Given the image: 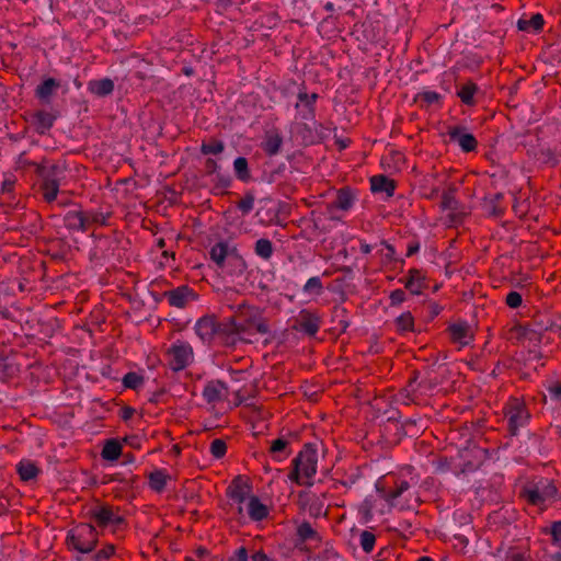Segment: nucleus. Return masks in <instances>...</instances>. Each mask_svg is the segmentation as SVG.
Masks as SVG:
<instances>
[{
    "mask_svg": "<svg viewBox=\"0 0 561 561\" xmlns=\"http://www.w3.org/2000/svg\"><path fill=\"white\" fill-rule=\"evenodd\" d=\"M522 496H524L530 504L541 505L546 503V501L556 500L558 496V490L551 480L540 479L524 486L522 490Z\"/></svg>",
    "mask_w": 561,
    "mask_h": 561,
    "instance_id": "obj_1",
    "label": "nucleus"
},
{
    "mask_svg": "<svg viewBox=\"0 0 561 561\" xmlns=\"http://www.w3.org/2000/svg\"><path fill=\"white\" fill-rule=\"evenodd\" d=\"M505 415L508 420L510 434L513 436L518 435V431L527 425L530 419L529 412L524 404L518 401H514L506 408Z\"/></svg>",
    "mask_w": 561,
    "mask_h": 561,
    "instance_id": "obj_2",
    "label": "nucleus"
},
{
    "mask_svg": "<svg viewBox=\"0 0 561 561\" xmlns=\"http://www.w3.org/2000/svg\"><path fill=\"white\" fill-rule=\"evenodd\" d=\"M394 491H388V507L404 510L409 505L410 484L403 477L393 476Z\"/></svg>",
    "mask_w": 561,
    "mask_h": 561,
    "instance_id": "obj_3",
    "label": "nucleus"
},
{
    "mask_svg": "<svg viewBox=\"0 0 561 561\" xmlns=\"http://www.w3.org/2000/svg\"><path fill=\"white\" fill-rule=\"evenodd\" d=\"M318 457L312 444H306L304 450L294 459L293 465L301 468L302 476L310 479L317 472Z\"/></svg>",
    "mask_w": 561,
    "mask_h": 561,
    "instance_id": "obj_4",
    "label": "nucleus"
},
{
    "mask_svg": "<svg viewBox=\"0 0 561 561\" xmlns=\"http://www.w3.org/2000/svg\"><path fill=\"white\" fill-rule=\"evenodd\" d=\"M447 135L449 141L458 145L465 152L473 151L477 148L476 138L472 134L468 133L467 127H463V125H454L453 127H449Z\"/></svg>",
    "mask_w": 561,
    "mask_h": 561,
    "instance_id": "obj_5",
    "label": "nucleus"
},
{
    "mask_svg": "<svg viewBox=\"0 0 561 561\" xmlns=\"http://www.w3.org/2000/svg\"><path fill=\"white\" fill-rule=\"evenodd\" d=\"M422 284L423 283L409 282L405 283V288L394 289V291H392L389 297L390 306L396 307L398 305L404 304V301H410L413 299L414 295L421 293Z\"/></svg>",
    "mask_w": 561,
    "mask_h": 561,
    "instance_id": "obj_6",
    "label": "nucleus"
},
{
    "mask_svg": "<svg viewBox=\"0 0 561 561\" xmlns=\"http://www.w3.org/2000/svg\"><path fill=\"white\" fill-rule=\"evenodd\" d=\"M449 334L456 343L467 345L472 339V328L467 321L454 322L449 325Z\"/></svg>",
    "mask_w": 561,
    "mask_h": 561,
    "instance_id": "obj_7",
    "label": "nucleus"
},
{
    "mask_svg": "<svg viewBox=\"0 0 561 561\" xmlns=\"http://www.w3.org/2000/svg\"><path fill=\"white\" fill-rule=\"evenodd\" d=\"M64 222L70 230L87 231L90 228V218L83 211H68L65 215Z\"/></svg>",
    "mask_w": 561,
    "mask_h": 561,
    "instance_id": "obj_8",
    "label": "nucleus"
},
{
    "mask_svg": "<svg viewBox=\"0 0 561 561\" xmlns=\"http://www.w3.org/2000/svg\"><path fill=\"white\" fill-rule=\"evenodd\" d=\"M170 305L182 308L190 301L194 300L196 295L187 286H180L174 290L167 293Z\"/></svg>",
    "mask_w": 561,
    "mask_h": 561,
    "instance_id": "obj_9",
    "label": "nucleus"
},
{
    "mask_svg": "<svg viewBox=\"0 0 561 561\" xmlns=\"http://www.w3.org/2000/svg\"><path fill=\"white\" fill-rule=\"evenodd\" d=\"M394 190H396V180L388 179V207H389V214L391 210L394 213H399V216H402L404 210L408 209L410 203L407 201V198L399 196L394 197Z\"/></svg>",
    "mask_w": 561,
    "mask_h": 561,
    "instance_id": "obj_10",
    "label": "nucleus"
},
{
    "mask_svg": "<svg viewBox=\"0 0 561 561\" xmlns=\"http://www.w3.org/2000/svg\"><path fill=\"white\" fill-rule=\"evenodd\" d=\"M60 88V82L54 78L45 79L35 90V96L45 104L50 103L51 96Z\"/></svg>",
    "mask_w": 561,
    "mask_h": 561,
    "instance_id": "obj_11",
    "label": "nucleus"
},
{
    "mask_svg": "<svg viewBox=\"0 0 561 561\" xmlns=\"http://www.w3.org/2000/svg\"><path fill=\"white\" fill-rule=\"evenodd\" d=\"M400 415V412L396 410V408L389 407L388 408V431L392 432L394 439L390 440L393 443H400L402 438L407 435V431L404 428V425L399 423L398 417Z\"/></svg>",
    "mask_w": 561,
    "mask_h": 561,
    "instance_id": "obj_12",
    "label": "nucleus"
},
{
    "mask_svg": "<svg viewBox=\"0 0 561 561\" xmlns=\"http://www.w3.org/2000/svg\"><path fill=\"white\" fill-rule=\"evenodd\" d=\"M318 318L308 312H301L295 320L293 329L306 332L308 335H314L319 328Z\"/></svg>",
    "mask_w": 561,
    "mask_h": 561,
    "instance_id": "obj_13",
    "label": "nucleus"
},
{
    "mask_svg": "<svg viewBox=\"0 0 561 561\" xmlns=\"http://www.w3.org/2000/svg\"><path fill=\"white\" fill-rule=\"evenodd\" d=\"M56 118V115L46 111H36L32 114V123L35 126L36 131L41 135H44L53 127Z\"/></svg>",
    "mask_w": 561,
    "mask_h": 561,
    "instance_id": "obj_14",
    "label": "nucleus"
},
{
    "mask_svg": "<svg viewBox=\"0 0 561 561\" xmlns=\"http://www.w3.org/2000/svg\"><path fill=\"white\" fill-rule=\"evenodd\" d=\"M39 190L43 194L44 201L51 203L58 195L59 180L56 178V175H51L49 178L45 176V179L39 184Z\"/></svg>",
    "mask_w": 561,
    "mask_h": 561,
    "instance_id": "obj_15",
    "label": "nucleus"
},
{
    "mask_svg": "<svg viewBox=\"0 0 561 561\" xmlns=\"http://www.w3.org/2000/svg\"><path fill=\"white\" fill-rule=\"evenodd\" d=\"M236 251L234 248H230L228 242L219 241L215 243L209 250V256L217 265L222 266L226 257Z\"/></svg>",
    "mask_w": 561,
    "mask_h": 561,
    "instance_id": "obj_16",
    "label": "nucleus"
},
{
    "mask_svg": "<svg viewBox=\"0 0 561 561\" xmlns=\"http://www.w3.org/2000/svg\"><path fill=\"white\" fill-rule=\"evenodd\" d=\"M219 330L211 317H204L196 323V333L202 340H210Z\"/></svg>",
    "mask_w": 561,
    "mask_h": 561,
    "instance_id": "obj_17",
    "label": "nucleus"
},
{
    "mask_svg": "<svg viewBox=\"0 0 561 561\" xmlns=\"http://www.w3.org/2000/svg\"><path fill=\"white\" fill-rule=\"evenodd\" d=\"M440 205L444 209L449 210L451 214V220L457 222L460 220V215L457 213L459 209V203L455 197V190L449 188L443 193Z\"/></svg>",
    "mask_w": 561,
    "mask_h": 561,
    "instance_id": "obj_18",
    "label": "nucleus"
},
{
    "mask_svg": "<svg viewBox=\"0 0 561 561\" xmlns=\"http://www.w3.org/2000/svg\"><path fill=\"white\" fill-rule=\"evenodd\" d=\"M171 353L174 358V370L183 369L193 354L192 347L188 345H175L172 347Z\"/></svg>",
    "mask_w": 561,
    "mask_h": 561,
    "instance_id": "obj_19",
    "label": "nucleus"
},
{
    "mask_svg": "<svg viewBox=\"0 0 561 561\" xmlns=\"http://www.w3.org/2000/svg\"><path fill=\"white\" fill-rule=\"evenodd\" d=\"M282 144L283 138L277 131H268L262 142V149L267 156L272 157L280 151Z\"/></svg>",
    "mask_w": 561,
    "mask_h": 561,
    "instance_id": "obj_20",
    "label": "nucleus"
},
{
    "mask_svg": "<svg viewBox=\"0 0 561 561\" xmlns=\"http://www.w3.org/2000/svg\"><path fill=\"white\" fill-rule=\"evenodd\" d=\"M88 89L96 96H106L114 91V82L108 78L92 80L88 84Z\"/></svg>",
    "mask_w": 561,
    "mask_h": 561,
    "instance_id": "obj_21",
    "label": "nucleus"
},
{
    "mask_svg": "<svg viewBox=\"0 0 561 561\" xmlns=\"http://www.w3.org/2000/svg\"><path fill=\"white\" fill-rule=\"evenodd\" d=\"M250 492V485L247 481H243V479L238 476L234 478L232 485L230 486L228 494L237 500L238 502L242 503L248 494Z\"/></svg>",
    "mask_w": 561,
    "mask_h": 561,
    "instance_id": "obj_22",
    "label": "nucleus"
},
{
    "mask_svg": "<svg viewBox=\"0 0 561 561\" xmlns=\"http://www.w3.org/2000/svg\"><path fill=\"white\" fill-rule=\"evenodd\" d=\"M354 203V195L350 187H343L337 191L336 197L334 202L332 203V207L341 209V210H348Z\"/></svg>",
    "mask_w": 561,
    "mask_h": 561,
    "instance_id": "obj_23",
    "label": "nucleus"
},
{
    "mask_svg": "<svg viewBox=\"0 0 561 561\" xmlns=\"http://www.w3.org/2000/svg\"><path fill=\"white\" fill-rule=\"evenodd\" d=\"M477 91V84L469 81L458 85L457 95H459L466 105H472V103H474V95Z\"/></svg>",
    "mask_w": 561,
    "mask_h": 561,
    "instance_id": "obj_24",
    "label": "nucleus"
},
{
    "mask_svg": "<svg viewBox=\"0 0 561 561\" xmlns=\"http://www.w3.org/2000/svg\"><path fill=\"white\" fill-rule=\"evenodd\" d=\"M545 25L543 16L539 13L531 15L529 20L520 19L517 21V27L523 32H529V30H541Z\"/></svg>",
    "mask_w": 561,
    "mask_h": 561,
    "instance_id": "obj_25",
    "label": "nucleus"
},
{
    "mask_svg": "<svg viewBox=\"0 0 561 561\" xmlns=\"http://www.w3.org/2000/svg\"><path fill=\"white\" fill-rule=\"evenodd\" d=\"M267 514L266 506L263 505L256 496H251L249 501V515L254 520L263 519Z\"/></svg>",
    "mask_w": 561,
    "mask_h": 561,
    "instance_id": "obj_26",
    "label": "nucleus"
},
{
    "mask_svg": "<svg viewBox=\"0 0 561 561\" xmlns=\"http://www.w3.org/2000/svg\"><path fill=\"white\" fill-rule=\"evenodd\" d=\"M234 173L238 180L249 182L251 174L249 170L248 160L244 157H239L233 162Z\"/></svg>",
    "mask_w": 561,
    "mask_h": 561,
    "instance_id": "obj_27",
    "label": "nucleus"
},
{
    "mask_svg": "<svg viewBox=\"0 0 561 561\" xmlns=\"http://www.w3.org/2000/svg\"><path fill=\"white\" fill-rule=\"evenodd\" d=\"M413 317L410 310L394 316V325L399 332H408V330H413Z\"/></svg>",
    "mask_w": 561,
    "mask_h": 561,
    "instance_id": "obj_28",
    "label": "nucleus"
},
{
    "mask_svg": "<svg viewBox=\"0 0 561 561\" xmlns=\"http://www.w3.org/2000/svg\"><path fill=\"white\" fill-rule=\"evenodd\" d=\"M221 389H226L221 381L209 382L205 387L203 396L209 403L215 402L220 399Z\"/></svg>",
    "mask_w": 561,
    "mask_h": 561,
    "instance_id": "obj_29",
    "label": "nucleus"
},
{
    "mask_svg": "<svg viewBox=\"0 0 561 561\" xmlns=\"http://www.w3.org/2000/svg\"><path fill=\"white\" fill-rule=\"evenodd\" d=\"M255 253L262 259L268 260L273 254V244L268 239H259L255 242Z\"/></svg>",
    "mask_w": 561,
    "mask_h": 561,
    "instance_id": "obj_30",
    "label": "nucleus"
},
{
    "mask_svg": "<svg viewBox=\"0 0 561 561\" xmlns=\"http://www.w3.org/2000/svg\"><path fill=\"white\" fill-rule=\"evenodd\" d=\"M121 454V445L116 440H107L102 450V457L106 460H115Z\"/></svg>",
    "mask_w": 561,
    "mask_h": 561,
    "instance_id": "obj_31",
    "label": "nucleus"
},
{
    "mask_svg": "<svg viewBox=\"0 0 561 561\" xmlns=\"http://www.w3.org/2000/svg\"><path fill=\"white\" fill-rule=\"evenodd\" d=\"M18 471L22 480L27 481L36 477L37 468L33 462L21 461L18 466Z\"/></svg>",
    "mask_w": 561,
    "mask_h": 561,
    "instance_id": "obj_32",
    "label": "nucleus"
},
{
    "mask_svg": "<svg viewBox=\"0 0 561 561\" xmlns=\"http://www.w3.org/2000/svg\"><path fill=\"white\" fill-rule=\"evenodd\" d=\"M224 149V142L218 139H210L208 142H203L201 146V152L203 154H219Z\"/></svg>",
    "mask_w": 561,
    "mask_h": 561,
    "instance_id": "obj_33",
    "label": "nucleus"
},
{
    "mask_svg": "<svg viewBox=\"0 0 561 561\" xmlns=\"http://www.w3.org/2000/svg\"><path fill=\"white\" fill-rule=\"evenodd\" d=\"M67 543L72 546L79 552L89 553V552H91L95 548L96 539L94 538L93 540H91V542L89 545L82 546V545L79 543L76 535L70 533L68 535V537H67Z\"/></svg>",
    "mask_w": 561,
    "mask_h": 561,
    "instance_id": "obj_34",
    "label": "nucleus"
},
{
    "mask_svg": "<svg viewBox=\"0 0 561 561\" xmlns=\"http://www.w3.org/2000/svg\"><path fill=\"white\" fill-rule=\"evenodd\" d=\"M150 485L156 491H161L167 482L168 476L162 471H153L149 476Z\"/></svg>",
    "mask_w": 561,
    "mask_h": 561,
    "instance_id": "obj_35",
    "label": "nucleus"
},
{
    "mask_svg": "<svg viewBox=\"0 0 561 561\" xmlns=\"http://www.w3.org/2000/svg\"><path fill=\"white\" fill-rule=\"evenodd\" d=\"M417 100L425 105H435V103L440 101V95L439 93L434 92V90H425L417 95Z\"/></svg>",
    "mask_w": 561,
    "mask_h": 561,
    "instance_id": "obj_36",
    "label": "nucleus"
},
{
    "mask_svg": "<svg viewBox=\"0 0 561 561\" xmlns=\"http://www.w3.org/2000/svg\"><path fill=\"white\" fill-rule=\"evenodd\" d=\"M254 195L252 193H247L237 204V207L242 211V214H249L254 206Z\"/></svg>",
    "mask_w": 561,
    "mask_h": 561,
    "instance_id": "obj_37",
    "label": "nucleus"
},
{
    "mask_svg": "<svg viewBox=\"0 0 561 561\" xmlns=\"http://www.w3.org/2000/svg\"><path fill=\"white\" fill-rule=\"evenodd\" d=\"M35 167V173L42 179V181L45 179V176L49 178L51 175H56L58 171V165L53 164L50 168H46L45 165L41 163H33Z\"/></svg>",
    "mask_w": 561,
    "mask_h": 561,
    "instance_id": "obj_38",
    "label": "nucleus"
},
{
    "mask_svg": "<svg viewBox=\"0 0 561 561\" xmlns=\"http://www.w3.org/2000/svg\"><path fill=\"white\" fill-rule=\"evenodd\" d=\"M370 190L373 193L386 191V174H378L370 178Z\"/></svg>",
    "mask_w": 561,
    "mask_h": 561,
    "instance_id": "obj_39",
    "label": "nucleus"
},
{
    "mask_svg": "<svg viewBox=\"0 0 561 561\" xmlns=\"http://www.w3.org/2000/svg\"><path fill=\"white\" fill-rule=\"evenodd\" d=\"M142 381L144 378L137 375L136 373H128L123 379L124 386L130 389L138 388L142 383Z\"/></svg>",
    "mask_w": 561,
    "mask_h": 561,
    "instance_id": "obj_40",
    "label": "nucleus"
},
{
    "mask_svg": "<svg viewBox=\"0 0 561 561\" xmlns=\"http://www.w3.org/2000/svg\"><path fill=\"white\" fill-rule=\"evenodd\" d=\"M375 540H376L375 535L367 530H364L360 534V545H362L363 550L366 552H369L373 550Z\"/></svg>",
    "mask_w": 561,
    "mask_h": 561,
    "instance_id": "obj_41",
    "label": "nucleus"
},
{
    "mask_svg": "<svg viewBox=\"0 0 561 561\" xmlns=\"http://www.w3.org/2000/svg\"><path fill=\"white\" fill-rule=\"evenodd\" d=\"M552 543L561 548V520H556L550 526Z\"/></svg>",
    "mask_w": 561,
    "mask_h": 561,
    "instance_id": "obj_42",
    "label": "nucleus"
},
{
    "mask_svg": "<svg viewBox=\"0 0 561 561\" xmlns=\"http://www.w3.org/2000/svg\"><path fill=\"white\" fill-rule=\"evenodd\" d=\"M114 513L108 507H102L99 512L94 513V517L102 524L105 525L111 523L113 519Z\"/></svg>",
    "mask_w": 561,
    "mask_h": 561,
    "instance_id": "obj_43",
    "label": "nucleus"
},
{
    "mask_svg": "<svg viewBox=\"0 0 561 561\" xmlns=\"http://www.w3.org/2000/svg\"><path fill=\"white\" fill-rule=\"evenodd\" d=\"M226 443L221 439H215L210 446V453L216 458H221L226 453Z\"/></svg>",
    "mask_w": 561,
    "mask_h": 561,
    "instance_id": "obj_44",
    "label": "nucleus"
},
{
    "mask_svg": "<svg viewBox=\"0 0 561 561\" xmlns=\"http://www.w3.org/2000/svg\"><path fill=\"white\" fill-rule=\"evenodd\" d=\"M506 304L512 308H517L523 304V294L518 291H510L506 295Z\"/></svg>",
    "mask_w": 561,
    "mask_h": 561,
    "instance_id": "obj_45",
    "label": "nucleus"
},
{
    "mask_svg": "<svg viewBox=\"0 0 561 561\" xmlns=\"http://www.w3.org/2000/svg\"><path fill=\"white\" fill-rule=\"evenodd\" d=\"M318 99L317 93L308 94L306 92H300L298 94V100L304 103L307 107H309L310 111H313V104L316 103Z\"/></svg>",
    "mask_w": 561,
    "mask_h": 561,
    "instance_id": "obj_46",
    "label": "nucleus"
},
{
    "mask_svg": "<svg viewBox=\"0 0 561 561\" xmlns=\"http://www.w3.org/2000/svg\"><path fill=\"white\" fill-rule=\"evenodd\" d=\"M305 295H321L323 293V287L321 283H306L304 286Z\"/></svg>",
    "mask_w": 561,
    "mask_h": 561,
    "instance_id": "obj_47",
    "label": "nucleus"
},
{
    "mask_svg": "<svg viewBox=\"0 0 561 561\" xmlns=\"http://www.w3.org/2000/svg\"><path fill=\"white\" fill-rule=\"evenodd\" d=\"M390 159L394 163V169L396 170H399L401 164L404 163L403 153H401L400 151H397V150H391L390 153H389V162H388V169L389 170L391 168Z\"/></svg>",
    "mask_w": 561,
    "mask_h": 561,
    "instance_id": "obj_48",
    "label": "nucleus"
},
{
    "mask_svg": "<svg viewBox=\"0 0 561 561\" xmlns=\"http://www.w3.org/2000/svg\"><path fill=\"white\" fill-rule=\"evenodd\" d=\"M247 323L254 327L261 334H266L268 332L267 324L264 321H257L254 317L247 318Z\"/></svg>",
    "mask_w": 561,
    "mask_h": 561,
    "instance_id": "obj_49",
    "label": "nucleus"
},
{
    "mask_svg": "<svg viewBox=\"0 0 561 561\" xmlns=\"http://www.w3.org/2000/svg\"><path fill=\"white\" fill-rule=\"evenodd\" d=\"M90 218V226L92 224H98L101 226H105L107 224L108 214L104 215L102 213H92L88 215Z\"/></svg>",
    "mask_w": 561,
    "mask_h": 561,
    "instance_id": "obj_50",
    "label": "nucleus"
},
{
    "mask_svg": "<svg viewBox=\"0 0 561 561\" xmlns=\"http://www.w3.org/2000/svg\"><path fill=\"white\" fill-rule=\"evenodd\" d=\"M298 534L302 539H308L316 535L314 530L308 523H304L299 526Z\"/></svg>",
    "mask_w": 561,
    "mask_h": 561,
    "instance_id": "obj_51",
    "label": "nucleus"
},
{
    "mask_svg": "<svg viewBox=\"0 0 561 561\" xmlns=\"http://www.w3.org/2000/svg\"><path fill=\"white\" fill-rule=\"evenodd\" d=\"M230 324L232 327L230 333H233V334H241V333H244L247 332L248 330V327H250L247 321L244 323H237L234 321V319H230Z\"/></svg>",
    "mask_w": 561,
    "mask_h": 561,
    "instance_id": "obj_52",
    "label": "nucleus"
},
{
    "mask_svg": "<svg viewBox=\"0 0 561 561\" xmlns=\"http://www.w3.org/2000/svg\"><path fill=\"white\" fill-rule=\"evenodd\" d=\"M548 390L552 400H561V383L550 385Z\"/></svg>",
    "mask_w": 561,
    "mask_h": 561,
    "instance_id": "obj_53",
    "label": "nucleus"
},
{
    "mask_svg": "<svg viewBox=\"0 0 561 561\" xmlns=\"http://www.w3.org/2000/svg\"><path fill=\"white\" fill-rule=\"evenodd\" d=\"M287 442L284 440V439H276L272 443V446H271V451L272 453H278V451H282L283 449L286 448L287 446Z\"/></svg>",
    "mask_w": 561,
    "mask_h": 561,
    "instance_id": "obj_54",
    "label": "nucleus"
},
{
    "mask_svg": "<svg viewBox=\"0 0 561 561\" xmlns=\"http://www.w3.org/2000/svg\"><path fill=\"white\" fill-rule=\"evenodd\" d=\"M218 164L214 159H207L205 162V170L207 174H213L217 171Z\"/></svg>",
    "mask_w": 561,
    "mask_h": 561,
    "instance_id": "obj_55",
    "label": "nucleus"
},
{
    "mask_svg": "<svg viewBox=\"0 0 561 561\" xmlns=\"http://www.w3.org/2000/svg\"><path fill=\"white\" fill-rule=\"evenodd\" d=\"M217 180H218L217 185H216L217 187L227 188L231 184V179L229 176L218 174Z\"/></svg>",
    "mask_w": 561,
    "mask_h": 561,
    "instance_id": "obj_56",
    "label": "nucleus"
},
{
    "mask_svg": "<svg viewBox=\"0 0 561 561\" xmlns=\"http://www.w3.org/2000/svg\"><path fill=\"white\" fill-rule=\"evenodd\" d=\"M113 552H114V547L113 546H108L106 549L99 551L96 553L95 558H96V560L106 559L110 556H112Z\"/></svg>",
    "mask_w": 561,
    "mask_h": 561,
    "instance_id": "obj_57",
    "label": "nucleus"
},
{
    "mask_svg": "<svg viewBox=\"0 0 561 561\" xmlns=\"http://www.w3.org/2000/svg\"><path fill=\"white\" fill-rule=\"evenodd\" d=\"M301 474H302L301 468L300 467H296V465H294L293 471L289 474V479L295 481V482H297V483H300V476Z\"/></svg>",
    "mask_w": 561,
    "mask_h": 561,
    "instance_id": "obj_58",
    "label": "nucleus"
},
{
    "mask_svg": "<svg viewBox=\"0 0 561 561\" xmlns=\"http://www.w3.org/2000/svg\"><path fill=\"white\" fill-rule=\"evenodd\" d=\"M14 188V181L13 180H10V179H5L3 182H2V192L3 193H11Z\"/></svg>",
    "mask_w": 561,
    "mask_h": 561,
    "instance_id": "obj_59",
    "label": "nucleus"
},
{
    "mask_svg": "<svg viewBox=\"0 0 561 561\" xmlns=\"http://www.w3.org/2000/svg\"><path fill=\"white\" fill-rule=\"evenodd\" d=\"M252 561H271L270 558L262 551H257L255 552L252 557H251Z\"/></svg>",
    "mask_w": 561,
    "mask_h": 561,
    "instance_id": "obj_60",
    "label": "nucleus"
},
{
    "mask_svg": "<svg viewBox=\"0 0 561 561\" xmlns=\"http://www.w3.org/2000/svg\"><path fill=\"white\" fill-rule=\"evenodd\" d=\"M237 559H238V561H248L249 560L248 551L245 548H240L237 551Z\"/></svg>",
    "mask_w": 561,
    "mask_h": 561,
    "instance_id": "obj_61",
    "label": "nucleus"
},
{
    "mask_svg": "<svg viewBox=\"0 0 561 561\" xmlns=\"http://www.w3.org/2000/svg\"><path fill=\"white\" fill-rule=\"evenodd\" d=\"M419 249H420L419 242L409 243L407 254L413 255L414 253H417Z\"/></svg>",
    "mask_w": 561,
    "mask_h": 561,
    "instance_id": "obj_62",
    "label": "nucleus"
},
{
    "mask_svg": "<svg viewBox=\"0 0 561 561\" xmlns=\"http://www.w3.org/2000/svg\"><path fill=\"white\" fill-rule=\"evenodd\" d=\"M133 413H134V409H131V408H125V409L123 410V419H124V420H128V419L133 415Z\"/></svg>",
    "mask_w": 561,
    "mask_h": 561,
    "instance_id": "obj_63",
    "label": "nucleus"
},
{
    "mask_svg": "<svg viewBox=\"0 0 561 561\" xmlns=\"http://www.w3.org/2000/svg\"><path fill=\"white\" fill-rule=\"evenodd\" d=\"M336 145L339 146L340 150H343L350 145V140L348 139L347 140L339 139V140H336Z\"/></svg>",
    "mask_w": 561,
    "mask_h": 561,
    "instance_id": "obj_64",
    "label": "nucleus"
}]
</instances>
